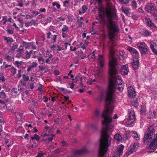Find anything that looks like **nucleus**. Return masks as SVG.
Wrapping results in <instances>:
<instances>
[{
    "instance_id": "f257e3e1",
    "label": "nucleus",
    "mask_w": 157,
    "mask_h": 157,
    "mask_svg": "<svg viewBox=\"0 0 157 157\" xmlns=\"http://www.w3.org/2000/svg\"><path fill=\"white\" fill-rule=\"evenodd\" d=\"M119 70H120L121 74L123 75H127L129 71L128 66L127 64L122 66H120L117 73L113 75L112 77H111L110 75L109 71V87L106 93L105 110L102 112H106L107 110L108 113H110L112 110L113 114V105L112 103L115 101V98L114 93L116 92L117 90L121 92L123 89L124 85L122 83L121 77L118 75H116Z\"/></svg>"
},
{
    "instance_id": "f03ea898",
    "label": "nucleus",
    "mask_w": 157,
    "mask_h": 157,
    "mask_svg": "<svg viewBox=\"0 0 157 157\" xmlns=\"http://www.w3.org/2000/svg\"><path fill=\"white\" fill-rule=\"evenodd\" d=\"M112 115V111L110 113L107 111L102 112L101 114L102 123L104 126L101 131L100 140L99 157H109L106 156V153L111 143V138L108 134L113 131Z\"/></svg>"
},
{
    "instance_id": "7ed1b4c3",
    "label": "nucleus",
    "mask_w": 157,
    "mask_h": 157,
    "mask_svg": "<svg viewBox=\"0 0 157 157\" xmlns=\"http://www.w3.org/2000/svg\"><path fill=\"white\" fill-rule=\"evenodd\" d=\"M155 131L154 125L150 126L147 129L143 139L144 143H147L150 141L149 143L147 145L146 147L148 149L151 150L150 151L151 152H154L157 147L156 141L152 139V136Z\"/></svg>"
},
{
    "instance_id": "20e7f679",
    "label": "nucleus",
    "mask_w": 157,
    "mask_h": 157,
    "mask_svg": "<svg viewBox=\"0 0 157 157\" xmlns=\"http://www.w3.org/2000/svg\"><path fill=\"white\" fill-rule=\"evenodd\" d=\"M115 9V7L113 4L110 3H107L105 7L102 8V10L104 15H106L107 18V22H106L105 19L101 18L99 23L101 24L102 25H106L107 28V25L109 23H116L112 21L113 14L114 13Z\"/></svg>"
},
{
    "instance_id": "39448f33",
    "label": "nucleus",
    "mask_w": 157,
    "mask_h": 157,
    "mask_svg": "<svg viewBox=\"0 0 157 157\" xmlns=\"http://www.w3.org/2000/svg\"><path fill=\"white\" fill-rule=\"evenodd\" d=\"M110 53H111V59L109 62V74L111 77L114 75L117 72L119 69L120 65L117 62V59L114 56V51L112 49H110Z\"/></svg>"
},
{
    "instance_id": "423d86ee",
    "label": "nucleus",
    "mask_w": 157,
    "mask_h": 157,
    "mask_svg": "<svg viewBox=\"0 0 157 157\" xmlns=\"http://www.w3.org/2000/svg\"><path fill=\"white\" fill-rule=\"evenodd\" d=\"M107 29L109 38L112 44V46H113L114 43V39L115 36L114 32L118 31L119 30L117 23H109L107 25Z\"/></svg>"
},
{
    "instance_id": "0eeeda50",
    "label": "nucleus",
    "mask_w": 157,
    "mask_h": 157,
    "mask_svg": "<svg viewBox=\"0 0 157 157\" xmlns=\"http://www.w3.org/2000/svg\"><path fill=\"white\" fill-rule=\"evenodd\" d=\"M141 53L147 54L150 50L148 47L144 42H141L137 45Z\"/></svg>"
},
{
    "instance_id": "6e6552de",
    "label": "nucleus",
    "mask_w": 157,
    "mask_h": 157,
    "mask_svg": "<svg viewBox=\"0 0 157 157\" xmlns=\"http://www.w3.org/2000/svg\"><path fill=\"white\" fill-rule=\"evenodd\" d=\"M86 149L85 148H83L75 151L72 155L68 156V157H78L79 155L86 153Z\"/></svg>"
},
{
    "instance_id": "1a4fd4ad",
    "label": "nucleus",
    "mask_w": 157,
    "mask_h": 157,
    "mask_svg": "<svg viewBox=\"0 0 157 157\" xmlns=\"http://www.w3.org/2000/svg\"><path fill=\"white\" fill-rule=\"evenodd\" d=\"M136 118L135 113L133 111H131L129 113L128 119L126 121V123L128 125L132 124L135 121Z\"/></svg>"
},
{
    "instance_id": "9d476101",
    "label": "nucleus",
    "mask_w": 157,
    "mask_h": 157,
    "mask_svg": "<svg viewBox=\"0 0 157 157\" xmlns=\"http://www.w3.org/2000/svg\"><path fill=\"white\" fill-rule=\"evenodd\" d=\"M128 95L130 98H133L136 96V92L135 89L132 86L128 88Z\"/></svg>"
},
{
    "instance_id": "9b49d317",
    "label": "nucleus",
    "mask_w": 157,
    "mask_h": 157,
    "mask_svg": "<svg viewBox=\"0 0 157 157\" xmlns=\"http://www.w3.org/2000/svg\"><path fill=\"white\" fill-rule=\"evenodd\" d=\"M138 144L136 143L133 144V145L131 146L128 149L127 152V155H129L131 154L132 153L135 152L138 147Z\"/></svg>"
},
{
    "instance_id": "f8f14e48",
    "label": "nucleus",
    "mask_w": 157,
    "mask_h": 157,
    "mask_svg": "<svg viewBox=\"0 0 157 157\" xmlns=\"http://www.w3.org/2000/svg\"><path fill=\"white\" fill-rule=\"evenodd\" d=\"M127 50L130 52H131L135 55V57L136 59H138L139 54L137 51L136 49L129 46H128L127 47Z\"/></svg>"
},
{
    "instance_id": "ddd939ff",
    "label": "nucleus",
    "mask_w": 157,
    "mask_h": 157,
    "mask_svg": "<svg viewBox=\"0 0 157 157\" xmlns=\"http://www.w3.org/2000/svg\"><path fill=\"white\" fill-rule=\"evenodd\" d=\"M98 67L101 69L102 68L104 63V59L102 55H99L98 58Z\"/></svg>"
},
{
    "instance_id": "4468645a",
    "label": "nucleus",
    "mask_w": 157,
    "mask_h": 157,
    "mask_svg": "<svg viewBox=\"0 0 157 157\" xmlns=\"http://www.w3.org/2000/svg\"><path fill=\"white\" fill-rule=\"evenodd\" d=\"M154 4L153 3H148L145 6V10L149 13L151 12L154 8Z\"/></svg>"
},
{
    "instance_id": "2eb2a0df",
    "label": "nucleus",
    "mask_w": 157,
    "mask_h": 157,
    "mask_svg": "<svg viewBox=\"0 0 157 157\" xmlns=\"http://www.w3.org/2000/svg\"><path fill=\"white\" fill-rule=\"evenodd\" d=\"M145 19L147 25L151 29L154 28V24L152 22L150 18L146 17H145Z\"/></svg>"
},
{
    "instance_id": "dca6fc26",
    "label": "nucleus",
    "mask_w": 157,
    "mask_h": 157,
    "mask_svg": "<svg viewBox=\"0 0 157 157\" xmlns=\"http://www.w3.org/2000/svg\"><path fill=\"white\" fill-rule=\"evenodd\" d=\"M154 45L157 47V39L154 41L153 44L150 43V48L152 50V52L155 53V55H157V50L155 49Z\"/></svg>"
},
{
    "instance_id": "f3484780",
    "label": "nucleus",
    "mask_w": 157,
    "mask_h": 157,
    "mask_svg": "<svg viewBox=\"0 0 157 157\" xmlns=\"http://www.w3.org/2000/svg\"><path fill=\"white\" fill-rule=\"evenodd\" d=\"M138 59H136V60H133V62L132 64V66L133 70L137 69L139 67V60Z\"/></svg>"
},
{
    "instance_id": "a211bd4d",
    "label": "nucleus",
    "mask_w": 157,
    "mask_h": 157,
    "mask_svg": "<svg viewBox=\"0 0 157 157\" xmlns=\"http://www.w3.org/2000/svg\"><path fill=\"white\" fill-rule=\"evenodd\" d=\"M124 147V146L121 144L119 145L118 148H117V155L120 156L122 154L123 151Z\"/></svg>"
},
{
    "instance_id": "6ab92c4d",
    "label": "nucleus",
    "mask_w": 157,
    "mask_h": 157,
    "mask_svg": "<svg viewBox=\"0 0 157 157\" xmlns=\"http://www.w3.org/2000/svg\"><path fill=\"white\" fill-rule=\"evenodd\" d=\"M131 136L136 140H138L140 139L139 135H138L137 132L135 131L131 132Z\"/></svg>"
},
{
    "instance_id": "aec40b11",
    "label": "nucleus",
    "mask_w": 157,
    "mask_h": 157,
    "mask_svg": "<svg viewBox=\"0 0 157 157\" xmlns=\"http://www.w3.org/2000/svg\"><path fill=\"white\" fill-rule=\"evenodd\" d=\"M22 89L20 88L17 89V88H14L13 92V93L15 94L16 95H19L21 93V91L22 90Z\"/></svg>"
},
{
    "instance_id": "412c9836",
    "label": "nucleus",
    "mask_w": 157,
    "mask_h": 157,
    "mask_svg": "<svg viewBox=\"0 0 157 157\" xmlns=\"http://www.w3.org/2000/svg\"><path fill=\"white\" fill-rule=\"evenodd\" d=\"M82 75L81 74H79L76 75L75 78H73L72 80H76V81H78L79 80L81 82H82Z\"/></svg>"
},
{
    "instance_id": "4be33fe9",
    "label": "nucleus",
    "mask_w": 157,
    "mask_h": 157,
    "mask_svg": "<svg viewBox=\"0 0 157 157\" xmlns=\"http://www.w3.org/2000/svg\"><path fill=\"white\" fill-rule=\"evenodd\" d=\"M24 49L23 46L21 45L19 48L17 50V52L19 54V56H21V54H22L24 51Z\"/></svg>"
},
{
    "instance_id": "5701e85b",
    "label": "nucleus",
    "mask_w": 157,
    "mask_h": 157,
    "mask_svg": "<svg viewBox=\"0 0 157 157\" xmlns=\"http://www.w3.org/2000/svg\"><path fill=\"white\" fill-rule=\"evenodd\" d=\"M21 44L22 45L21 46H23V48H25V49H26L27 48H29L30 46V44L29 43H26L24 41H23L21 43Z\"/></svg>"
},
{
    "instance_id": "b1692460",
    "label": "nucleus",
    "mask_w": 157,
    "mask_h": 157,
    "mask_svg": "<svg viewBox=\"0 0 157 157\" xmlns=\"http://www.w3.org/2000/svg\"><path fill=\"white\" fill-rule=\"evenodd\" d=\"M114 138L117 141H120L122 140V137L119 134H116L114 136Z\"/></svg>"
},
{
    "instance_id": "393cba45",
    "label": "nucleus",
    "mask_w": 157,
    "mask_h": 157,
    "mask_svg": "<svg viewBox=\"0 0 157 157\" xmlns=\"http://www.w3.org/2000/svg\"><path fill=\"white\" fill-rule=\"evenodd\" d=\"M15 115L18 120H21L23 117V115L21 113L18 112L15 113Z\"/></svg>"
},
{
    "instance_id": "a878e982",
    "label": "nucleus",
    "mask_w": 157,
    "mask_h": 157,
    "mask_svg": "<svg viewBox=\"0 0 157 157\" xmlns=\"http://www.w3.org/2000/svg\"><path fill=\"white\" fill-rule=\"evenodd\" d=\"M4 39L6 41L7 43H12L13 41V39L10 37L4 36Z\"/></svg>"
},
{
    "instance_id": "bb28decb",
    "label": "nucleus",
    "mask_w": 157,
    "mask_h": 157,
    "mask_svg": "<svg viewBox=\"0 0 157 157\" xmlns=\"http://www.w3.org/2000/svg\"><path fill=\"white\" fill-rule=\"evenodd\" d=\"M33 51L32 50H30L29 52L26 51V54L25 56V59H28L30 57V55L32 53Z\"/></svg>"
},
{
    "instance_id": "cd10ccee",
    "label": "nucleus",
    "mask_w": 157,
    "mask_h": 157,
    "mask_svg": "<svg viewBox=\"0 0 157 157\" xmlns=\"http://www.w3.org/2000/svg\"><path fill=\"white\" fill-rule=\"evenodd\" d=\"M5 59L8 62L11 61L13 59H14L13 57H11L9 55H7L5 57Z\"/></svg>"
},
{
    "instance_id": "c85d7f7f",
    "label": "nucleus",
    "mask_w": 157,
    "mask_h": 157,
    "mask_svg": "<svg viewBox=\"0 0 157 157\" xmlns=\"http://www.w3.org/2000/svg\"><path fill=\"white\" fill-rule=\"evenodd\" d=\"M150 13L151 15L154 17V16L156 15V14H157V10L154 8L153 10L151 11V12H150Z\"/></svg>"
},
{
    "instance_id": "c756f323",
    "label": "nucleus",
    "mask_w": 157,
    "mask_h": 157,
    "mask_svg": "<svg viewBox=\"0 0 157 157\" xmlns=\"http://www.w3.org/2000/svg\"><path fill=\"white\" fill-rule=\"evenodd\" d=\"M69 30V28L66 25L63 26V28L61 31L63 32H67Z\"/></svg>"
},
{
    "instance_id": "7c9ffc66",
    "label": "nucleus",
    "mask_w": 157,
    "mask_h": 157,
    "mask_svg": "<svg viewBox=\"0 0 157 157\" xmlns=\"http://www.w3.org/2000/svg\"><path fill=\"white\" fill-rule=\"evenodd\" d=\"M18 47V45L16 43H14L12 46L11 51L12 52L14 51Z\"/></svg>"
},
{
    "instance_id": "2f4dec72",
    "label": "nucleus",
    "mask_w": 157,
    "mask_h": 157,
    "mask_svg": "<svg viewBox=\"0 0 157 157\" xmlns=\"http://www.w3.org/2000/svg\"><path fill=\"white\" fill-rule=\"evenodd\" d=\"M22 78L23 80L25 81H27L29 80V77L26 76L25 74H24L22 76Z\"/></svg>"
},
{
    "instance_id": "473e14b6",
    "label": "nucleus",
    "mask_w": 157,
    "mask_h": 157,
    "mask_svg": "<svg viewBox=\"0 0 157 157\" xmlns=\"http://www.w3.org/2000/svg\"><path fill=\"white\" fill-rule=\"evenodd\" d=\"M30 11L34 15V16H36L37 15L39 14V13L37 12H36L35 10H30Z\"/></svg>"
},
{
    "instance_id": "72a5a7b5",
    "label": "nucleus",
    "mask_w": 157,
    "mask_h": 157,
    "mask_svg": "<svg viewBox=\"0 0 157 157\" xmlns=\"http://www.w3.org/2000/svg\"><path fill=\"white\" fill-rule=\"evenodd\" d=\"M140 112L141 113L145 114L146 112L145 108L144 107H141L140 109Z\"/></svg>"
},
{
    "instance_id": "f704fd0d",
    "label": "nucleus",
    "mask_w": 157,
    "mask_h": 157,
    "mask_svg": "<svg viewBox=\"0 0 157 157\" xmlns=\"http://www.w3.org/2000/svg\"><path fill=\"white\" fill-rule=\"evenodd\" d=\"M52 4L53 6H56L58 9H59L60 8V5L59 4H58L57 2H53Z\"/></svg>"
},
{
    "instance_id": "c9c22d12",
    "label": "nucleus",
    "mask_w": 157,
    "mask_h": 157,
    "mask_svg": "<svg viewBox=\"0 0 157 157\" xmlns=\"http://www.w3.org/2000/svg\"><path fill=\"white\" fill-rule=\"evenodd\" d=\"M122 11L123 12L126 14L128 16H129L130 15V13L126 9H122Z\"/></svg>"
},
{
    "instance_id": "e433bc0d",
    "label": "nucleus",
    "mask_w": 157,
    "mask_h": 157,
    "mask_svg": "<svg viewBox=\"0 0 157 157\" xmlns=\"http://www.w3.org/2000/svg\"><path fill=\"white\" fill-rule=\"evenodd\" d=\"M6 31L9 34H12L13 33V30H11L10 28L8 29Z\"/></svg>"
},
{
    "instance_id": "4c0bfd02",
    "label": "nucleus",
    "mask_w": 157,
    "mask_h": 157,
    "mask_svg": "<svg viewBox=\"0 0 157 157\" xmlns=\"http://www.w3.org/2000/svg\"><path fill=\"white\" fill-rule=\"evenodd\" d=\"M100 114V112L99 110L98 109H96L95 112L94 114L97 117H98L99 116Z\"/></svg>"
},
{
    "instance_id": "58836bf2",
    "label": "nucleus",
    "mask_w": 157,
    "mask_h": 157,
    "mask_svg": "<svg viewBox=\"0 0 157 157\" xmlns=\"http://www.w3.org/2000/svg\"><path fill=\"white\" fill-rule=\"evenodd\" d=\"M0 97L1 98H5L6 97V95L5 93L3 92H0Z\"/></svg>"
},
{
    "instance_id": "ea45409f",
    "label": "nucleus",
    "mask_w": 157,
    "mask_h": 157,
    "mask_svg": "<svg viewBox=\"0 0 157 157\" xmlns=\"http://www.w3.org/2000/svg\"><path fill=\"white\" fill-rule=\"evenodd\" d=\"M119 1L122 4H126L128 3L129 0H119Z\"/></svg>"
},
{
    "instance_id": "a19ab883",
    "label": "nucleus",
    "mask_w": 157,
    "mask_h": 157,
    "mask_svg": "<svg viewBox=\"0 0 157 157\" xmlns=\"http://www.w3.org/2000/svg\"><path fill=\"white\" fill-rule=\"evenodd\" d=\"M34 138L37 141L39 140L40 139V137L37 134H35L34 136Z\"/></svg>"
},
{
    "instance_id": "79ce46f5",
    "label": "nucleus",
    "mask_w": 157,
    "mask_h": 157,
    "mask_svg": "<svg viewBox=\"0 0 157 157\" xmlns=\"http://www.w3.org/2000/svg\"><path fill=\"white\" fill-rule=\"evenodd\" d=\"M132 104L135 107H136L138 105V102L136 101H135L134 100L132 101Z\"/></svg>"
},
{
    "instance_id": "37998d69",
    "label": "nucleus",
    "mask_w": 157,
    "mask_h": 157,
    "mask_svg": "<svg viewBox=\"0 0 157 157\" xmlns=\"http://www.w3.org/2000/svg\"><path fill=\"white\" fill-rule=\"evenodd\" d=\"M89 42H85L83 45L81 46V47L83 49H85L86 48V46L88 45Z\"/></svg>"
},
{
    "instance_id": "c03bdc74",
    "label": "nucleus",
    "mask_w": 157,
    "mask_h": 157,
    "mask_svg": "<svg viewBox=\"0 0 157 157\" xmlns=\"http://www.w3.org/2000/svg\"><path fill=\"white\" fill-rule=\"evenodd\" d=\"M132 6L134 8H135L136 7V3L134 0L132 2Z\"/></svg>"
},
{
    "instance_id": "a18cd8bd",
    "label": "nucleus",
    "mask_w": 157,
    "mask_h": 157,
    "mask_svg": "<svg viewBox=\"0 0 157 157\" xmlns=\"http://www.w3.org/2000/svg\"><path fill=\"white\" fill-rule=\"evenodd\" d=\"M119 55L121 57H120V58L121 59H122L121 58H123V56L124 55V52L123 51H120L119 52Z\"/></svg>"
},
{
    "instance_id": "49530a36",
    "label": "nucleus",
    "mask_w": 157,
    "mask_h": 157,
    "mask_svg": "<svg viewBox=\"0 0 157 157\" xmlns=\"http://www.w3.org/2000/svg\"><path fill=\"white\" fill-rule=\"evenodd\" d=\"M68 45H70L71 44L68 43H65L64 44V45L63 46V47H63L64 50H65L67 49V47Z\"/></svg>"
},
{
    "instance_id": "de8ad7c7",
    "label": "nucleus",
    "mask_w": 157,
    "mask_h": 157,
    "mask_svg": "<svg viewBox=\"0 0 157 157\" xmlns=\"http://www.w3.org/2000/svg\"><path fill=\"white\" fill-rule=\"evenodd\" d=\"M82 10L83 11V13H84V12L87 10V7L86 6L83 5L82 7Z\"/></svg>"
},
{
    "instance_id": "09e8293b",
    "label": "nucleus",
    "mask_w": 157,
    "mask_h": 157,
    "mask_svg": "<svg viewBox=\"0 0 157 157\" xmlns=\"http://www.w3.org/2000/svg\"><path fill=\"white\" fill-rule=\"evenodd\" d=\"M15 62L17 67L19 68V66L21 65V63L22 62H20L19 61H16Z\"/></svg>"
},
{
    "instance_id": "8fccbe9b",
    "label": "nucleus",
    "mask_w": 157,
    "mask_h": 157,
    "mask_svg": "<svg viewBox=\"0 0 157 157\" xmlns=\"http://www.w3.org/2000/svg\"><path fill=\"white\" fill-rule=\"evenodd\" d=\"M47 35V38L48 39H49L51 38V33L50 32H48L46 33Z\"/></svg>"
},
{
    "instance_id": "3c124183",
    "label": "nucleus",
    "mask_w": 157,
    "mask_h": 157,
    "mask_svg": "<svg viewBox=\"0 0 157 157\" xmlns=\"http://www.w3.org/2000/svg\"><path fill=\"white\" fill-rule=\"evenodd\" d=\"M57 35H54V38L52 39V42L54 43V42H56V38H57Z\"/></svg>"
},
{
    "instance_id": "603ef678",
    "label": "nucleus",
    "mask_w": 157,
    "mask_h": 157,
    "mask_svg": "<svg viewBox=\"0 0 157 157\" xmlns=\"http://www.w3.org/2000/svg\"><path fill=\"white\" fill-rule=\"evenodd\" d=\"M80 127V125L79 124H77L76 125L75 128V131L76 132H77L78 131Z\"/></svg>"
},
{
    "instance_id": "864d4df0",
    "label": "nucleus",
    "mask_w": 157,
    "mask_h": 157,
    "mask_svg": "<svg viewBox=\"0 0 157 157\" xmlns=\"http://www.w3.org/2000/svg\"><path fill=\"white\" fill-rule=\"evenodd\" d=\"M22 73V71L21 70H19L18 71V76L17 77L18 78H20L21 77V74Z\"/></svg>"
},
{
    "instance_id": "5fc2aeb1",
    "label": "nucleus",
    "mask_w": 157,
    "mask_h": 157,
    "mask_svg": "<svg viewBox=\"0 0 157 157\" xmlns=\"http://www.w3.org/2000/svg\"><path fill=\"white\" fill-rule=\"evenodd\" d=\"M72 72V70H71L69 73L68 74V76H70L71 78H72V79L74 78V76L73 75H72L71 74V73Z\"/></svg>"
},
{
    "instance_id": "6e6d98bb",
    "label": "nucleus",
    "mask_w": 157,
    "mask_h": 157,
    "mask_svg": "<svg viewBox=\"0 0 157 157\" xmlns=\"http://www.w3.org/2000/svg\"><path fill=\"white\" fill-rule=\"evenodd\" d=\"M53 126H51L49 127V131L50 132H53Z\"/></svg>"
},
{
    "instance_id": "4d7b16f0",
    "label": "nucleus",
    "mask_w": 157,
    "mask_h": 157,
    "mask_svg": "<svg viewBox=\"0 0 157 157\" xmlns=\"http://www.w3.org/2000/svg\"><path fill=\"white\" fill-rule=\"evenodd\" d=\"M57 47L58 48L57 49L58 51H60L61 50H64V49L63 48V47H60L58 45Z\"/></svg>"
},
{
    "instance_id": "13d9d810",
    "label": "nucleus",
    "mask_w": 157,
    "mask_h": 157,
    "mask_svg": "<svg viewBox=\"0 0 157 157\" xmlns=\"http://www.w3.org/2000/svg\"><path fill=\"white\" fill-rule=\"evenodd\" d=\"M44 154V153H42L41 152L39 153L36 155V157H41L43 156Z\"/></svg>"
},
{
    "instance_id": "bf43d9fd",
    "label": "nucleus",
    "mask_w": 157,
    "mask_h": 157,
    "mask_svg": "<svg viewBox=\"0 0 157 157\" xmlns=\"http://www.w3.org/2000/svg\"><path fill=\"white\" fill-rule=\"evenodd\" d=\"M39 68L41 71H43L45 69V67L44 66H39Z\"/></svg>"
},
{
    "instance_id": "052dcab7",
    "label": "nucleus",
    "mask_w": 157,
    "mask_h": 157,
    "mask_svg": "<svg viewBox=\"0 0 157 157\" xmlns=\"http://www.w3.org/2000/svg\"><path fill=\"white\" fill-rule=\"evenodd\" d=\"M143 33L145 35H149V32L147 30H144L143 31Z\"/></svg>"
},
{
    "instance_id": "680f3d73",
    "label": "nucleus",
    "mask_w": 157,
    "mask_h": 157,
    "mask_svg": "<svg viewBox=\"0 0 157 157\" xmlns=\"http://www.w3.org/2000/svg\"><path fill=\"white\" fill-rule=\"evenodd\" d=\"M1 80L2 82H3L5 80V78L3 76H2L0 77V81Z\"/></svg>"
},
{
    "instance_id": "e2e57ef3",
    "label": "nucleus",
    "mask_w": 157,
    "mask_h": 157,
    "mask_svg": "<svg viewBox=\"0 0 157 157\" xmlns=\"http://www.w3.org/2000/svg\"><path fill=\"white\" fill-rule=\"evenodd\" d=\"M37 64V63H35L33 62V64H32L31 66L30 67L31 68H33V67H36Z\"/></svg>"
},
{
    "instance_id": "0e129e2a",
    "label": "nucleus",
    "mask_w": 157,
    "mask_h": 157,
    "mask_svg": "<svg viewBox=\"0 0 157 157\" xmlns=\"http://www.w3.org/2000/svg\"><path fill=\"white\" fill-rule=\"evenodd\" d=\"M46 11V9L44 8H40L39 9V11L40 12H45Z\"/></svg>"
},
{
    "instance_id": "69168bd1",
    "label": "nucleus",
    "mask_w": 157,
    "mask_h": 157,
    "mask_svg": "<svg viewBox=\"0 0 157 157\" xmlns=\"http://www.w3.org/2000/svg\"><path fill=\"white\" fill-rule=\"evenodd\" d=\"M70 48L71 51H75L77 49L76 48H73L72 46H71Z\"/></svg>"
},
{
    "instance_id": "338daca9",
    "label": "nucleus",
    "mask_w": 157,
    "mask_h": 157,
    "mask_svg": "<svg viewBox=\"0 0 157 157\" xmlns=\"http://www.w3.org/2000/svg\"><path fill=\"white\" fill-rule=\"evenodd\" d=\"M62 34V36L63 38L66 37L67 36V35L65 33V32H63Z\"/></svg>"
},
{
    "instance_id": "774afa93",
    "label": "nucleus",
    "mask_w": 157,
    "mask_h": 157,
    "mask_svg": "<svg viewBox=\"0 0 157 157\" xmlns=\"http://www.w3.org/2000/svg\"><path fill=\"white\" fill-rule=\"evenodd\" d=\"M155 140V141H157V133L154 135V140Z\"/></svg>"
}]
</instances>
